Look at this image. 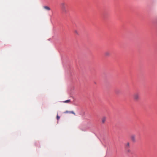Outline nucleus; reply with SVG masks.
Instances as JSON below:
<instances>
[{
	"instance_id": "obj_9",
	"label": "nucleus",
	"mask_w": 157,
	"mask_h": 157,
	"mask_svg": "<svg viewBox=\"0 0 157 157\" xmlns=\"http://www.w3.org/2000/svg\"><path fill=\"white\" fill-rule=\"evenodd\" d=\"M70 113H72V114H74V115H75V113L73 111H70Z\"/></svg>"
},
{
	"instance_id": "obj_2",
	"label": "nucleus",
	"mask_w": 157,
	"mask_h": 157,
	"mask_svg": "<svg viewBox=\"0 0 157 157\" xmlns=\"http://www.w3.org/2000/svg\"><path fill=\"white\" fill-rule=\"evenodd\" d=\"M140 94L138 93H136L133 95V98L134 100L137 101L139 99Z\"/></svg>"
},
{
	"instance_id": "obj_10",
	"label": "nucleus",
	"mask_w": 157,
	"mask_h": 157,
	"mask_svg": "<svg viewBox=\"0 0 157 157\" xmlns=\"http://www.w3.org/2000/svg\"><path fill=\"white\" fill-rule=\"evenodd\" d=\"M75 33L77 35H78V31L76 30L75 31Z\"/></svg>"
},
{
	"instance_id": "obj_11",
	"label": "nucleus",
	"mask_w": 157,
	"mask_h": 157,
	"mask_svg": "<svg viewBox=\"0 0 157 157\" xmlns=\"http://www.w3.org/2000/svg\"><path fill=\"white\" fill-rule=\"evenodd\" d=\"M60 118V117L58 115H57V120H59Z\"/></svg>"
},
{
	"instance_id": "obj_3",
	"label": "nucleus",
	"mask_w": 157,
	"mask_h": 157,
	"mask_svg": "<svg viewBox=\"0 0 157 157\" xmlns=\"http://www.w3.org/2000/svg\"><path fill=\"white\" fill-rule=\"evenodd\" d=\"M131 140L134 142H135L136 141V136L135 135H132L131 136Z\"/></svg>"
},
{
	"instance_id": "obj_7",
	"label": "nucleus",
	"mask_w": 157,
	"mask_h": 157,
	"mask_svg": "<svg viewBox=\"0 0 157 157\" xmlns=\"http://www.w3.org/2000/svg\"><path fill=\"white\" fill-rule=\"evenodd\" d=\"M105 56H108L110 55V53L109 52H105Z\"/></svg>"
},
{
	"instance_id": "obj_1",
	"label": "nucleus",
	"mask_w": 157,
	"mask_h": 157,
	"mask_svg": "<svg viewBox=\"0 0 157 157\" xmlns=\"http://www.w3.org/2000/svg\"><path fill=\"white\" fill-rule=\"evenodd\" d=\"M61 9L62 12L64 13H66L67 12V5L64 2L61 4Z\"/></svg>"
},
{
	"instance_id": "obj_8",
	"label": "nucleus",
	"mask_w": 157,
	"mask_h": 157,
	"mask_svg": "<svg viewBox=\"0 0 157 157\" xmlns=\"http://www.w3.org/2000/svg\"><path fill=\"white\" fill-rule=\"evenodd\" d=\"M70 101H71V100L69 99V100H66V101H63V102L64 103H69V102H70Z\"/></svg>"
},
{
	"instance_id": "obj_6",
	"label": "nucleus",
	"mask_w": 157,
	"mask_h": 157,
	"mask_svg": "<svg viewBox=\"0 0 157 157\" xmlns=\"http://www.w3.org/2000/svg\"><path fill=\"white\" fill-rule=\"evenodd\" d=\"M43 8L44 9H45L49 11L50 10V8L48 6H44Z\"/></svg>"
},
{
	"instance_id": "obj_12",
	"label": "nucleus",
	"mask_w": 157,
	"mask_h": 157,
	"mask_svg": "<svg viewBox=\"0 0 157 157\" xmlns=\"http://www.w3.org/2000/svg\"><path fill=\"white\" fill-rule=\"evenodd\" d=\"M70 111H66L65 112V113H70Z\"/></svg>"
},
{
	"instance_id": "obj_4",
	"label": "nucleus",
	"mask_w": 157,
	"mask_h": 157,
	"mask_svg": "<svg viewBox=\"0 0 157 157\" xmlns=\"http://www.w3.org/2000/svg\"><path fill=\"white\" fill-rule=\"evenodd\" d=\"M106 119V117H103L101 118V121L102 123L104 124L105 123Z\"/></svg>"
},
{
	"instance_id": "obj_13",
	"label": "nucleus",
	"mask_w": 157,
	"mask_h": 157,
	"mask_svg": "<svg viewBox=\"0 0 157 157\" xmlns=\"http://www.w3.org/2000/svg\"><path fill=\"white\" fill-rule=\"evenodd\" d=\"M127 151H128V152H129L130 151V150L129 149H127Z\"/></svg>"
},
{
	"instance_id": "obj_5",
	"label": "nucleus",
	"mask_w": 157,
	"mask_h": 157,
	"mask_svg": "<svg viewBox=\"0 0 157 157\" xmlns=\"http://www.w3.org/2000/svg\"><path fill=\"white\" fill-rule=\"evenodd\" d=\"M125 148L126 149H128L129 147H130L129 143L128 142V143H126L125 144Z\"/></svg>"
}]
</instances>
